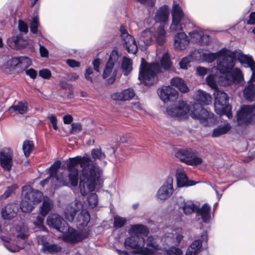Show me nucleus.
<instances>
[{
  "label": "nucleus",
  "instance_id": "nucleus-1",
  "mask_svg": "<svg viewBox=\"0 0 255 255\" xmlns=\"http://www.w3.org/2000/svg\"><path fill=\"white\" fill-rule=\"evenodd\" d=\"M67 167L72 186H76L79 179V189L83 196L97 192L102 187L103 169L88 155L69 158Z\"/></svg>",
  "mask_w": 255,
  "mask_h": 255
},
{
  "label": "nucleus",
  "instance_id": "nucleus-2",
  "mask_svg": "<svg viewBox=\"0 0 255 255\" xmlns=\"http://www.w3.org/2000/svg\"><path fill=\"white\" fill-rule=\"evenodd\" d=\"M227 59L224 60L222 63H220V68L221 70H226L225 78L228 81H231L233 79L231 70L233 67H234L237 60L241 63L246 64L251 69L255 66V62L253 58L249 55H244L240 50L231 51L227 49Z\"/></svg>",
  "mask_w": 255,
  "mask_h": 255
},
{
  "label": "nucleus",
  "instance_id": "nucleus-3",
  "mask_svg": "<svg viewBox=\"0 0 255 255\" xmlns=\"http://www.w3.org/2000/svg\"><path fill=\"white\" fill-rule=\"evenodd\" d=\"M167 34L163 26L151 27L143 30L140 34L138 42L145 46L153 43L163 45L166 41Z\"/></svg>",
  "mask_w": 255,
  "mask_h": 255
},
{
  "label": "nucleus",
  "instance_id": "nucleus-4",
  "mask_svg": "<svg viewBox=\"0 0 255 255\" xmlns=\"http://www.w3.org/2000/svg\"><path fill=\"white\" fill-rule=\"evenodd\" d=\"M160 69L158 63H146L142 59L138 79L145 85H151L156 81V75Z\"/></svg>",
  "mask_w": 255,
  "mask_h": 255
},
{
  "label": "nucleus",
  "instance_id": "nucleus-5",
  "mask_svg": "<svg viewBox=\"0 0 255 255\" xmlns=\"http://www.w3.org/2000/svg\"><path fill=\"white\" fill-rule=\"evenodd\" d=\"M145 240L140 236H132L126 239L124 243L127 249H135L133 255H152L154 252L144 247Z\"/></svg>",
  "mask_w": 255,
  "mask_h": 255
},
{
  "label": "nucleus",
  "instance_id": "nucleus-6",
  "mask_svg": "<svg viewBox=\"0 0 255 255\" xmlns=\"http://www.w3.org/2000/svg\"><path fill=\"white\" fill-rule=\"evenodd\" d=\"M214 108L216 112L219 115H227L229 118L232 117L230 112L231 108L228 104V97L224 92L218 89L214 93Z\"/></svg>",
  "mask_w": 255,
  "mask_h": 255
},
{
  "label": "nucleus",
  "instance_id": "nucleus-7",
  "mask_svg": "<svg viewBox=\"0 0 255 255\" xmlns=\"http://www.w3.org/2000/svg\"><path fill=\"white\" fill-rule=\"evenodd\" d=\"M119 54L117 50H114L111 53L109 59L106 64L105 68L102 74L103 78L106 80L109 84H113L116 80L117 72L116 70L113 71V68L118 62Z\"/></svg>",
  "mask_w": 255,
  "mask_h": 255
},
{
  "label": "nucleus",
  "instance_id": "nucleus-8",
  "mask_svg": "<svg viewBox=\"0 0 255 255\" xmlns=\"http://www.w3.org/2000/svg\"><path fill=\"white\" fill-rule=\"evenodd\" d=\"M190 115L192 118L198 120L205 126H209L215 122L213 114L203 109L201 105L198 103L193 105V110Z\"/></svg>",
  "mask_w": 255,
  "mask_h": 255
},
{
  "label": "nucleus",
  "instance_id": "nucleus-9",
  "mask_svg": "<svg viewBox=\"0 0 255 255\" xmlns=\"http://www.w3.org/2000/svg\"><path fill=\"white\" fill-rule=\"evenodd\" d=\"M254 116H255V105H244L237 113L238 123L241 126L247 125L251 123Z\"/></svg>",
  "mask_w": 255,
  "mask_h": 255
},
{
  "label": "nucleus",
  "instance_id": "nucleus-10",
  "mask_svg": "<svg viewBox=\"0 0 255 255\" xmlns=\"http://www.w3.org/2000/svg\"><path fill=\"white\" fill-rule=\"evenodd\" d=\"M175 156L181 162L190 165H199L202 162L190 149L179 150L176 152Z\"/></svg>",
  "mask_w": 255,
  "mask_h": 255
},
{
  "label": "nucleus",
  "instance_id": "nucleus-11",
  "mask_svg": "<svg viewBox=\"0 0 255 255\" xmlns=\"http://www.w3.org/2000/svg\"><path fill=\"white\" fill-rule=\"evenodd\" d=\"M62 239L64 241L74 244L86 238L88 236V234L84 232H79L72 228L68 227V230L66 231V229L64 230Z\"/></svg>",
  "mask_w": 255,
  "mask_h": 255
},
{
  "label": "nucleus",
  "instance_id": "nucleus-12",
  "mask_svg": "<svg viewBox=\"0 0 255 255\" xmlns=\"http://www.w3.org/2000/svg\"><path fill=\"white\" fill-rule=\"evenodd\" d=\"M227 49L223 48L219 51L216 53H211L209 52H206L203 53L202 57L204 59L209 62L211 63L214 61L216 58H218V70L219 72H222L223 73L224 76L225 77V75L226 74V70H221L220 68V63H222L224 60L227 59V55H226V53H227Z\"/></svg>",
  "mask_w": 255,
  "mask_h": 255
},
{
  "label": "nucleus",
  "instance_id": "nucleus-13",
  "mask_svg": "<svg viewBox=\"0 0 255 255\" xmlns=\"http://www.w3.org/2000/svg\"><path fill=\"white\" fill-rule=\"evenodd\" d=\"M61 164V162L59 160L55 161L49 168L50 176L45 180L41 181L40 184L42 186H44V185L48 182L50 179L52 180H56L58 182V184H56L55 186H59L62 185H67L68 182L67 180L64 179L63 177L59 176H56L57 172L59 169Z\"/></svg>",
  "mask_w": 255,
  "mask_h": 255
},
{
  "label": "nucleus",
  "instance_id": "nucleus-14",
  "mask_svg": "<svg viewBox=\"0 0 255 255\" xmlns=\"http://www.w3.org/2000/svg\"><path fill=\"white\" fill-rule=\"evenodd\" d=\"M120 32L122 42L126 46L128 52L135 54L137 51V46L134 38L128 33L124 26H121Z\"/></svg>",
  "mask_w": 255,
  "mask_h": 255
},
{
  "label": "nucleus",
  "instance_id": "nucleus-15",
  "mask_svg": "<svg viewBox=\"0 0 255 255\" xmlns=\"http://www.w3.org/2000/svg\"><path fill=\"white\" fill-rule=\"evenodd\" d=\"M189 112L188 106L183 101H179L178 104L167 109V114L171 117H182L186 115Z\"/></svg>",
  "mask_w": 255,
  "mask_h": 255
},
{
  "label": "nucleus",
  "instance_id": "nucleus-16",
  "mask_svg": "<svg viewBox=\"0 0 255 255\" xmlns=\"http://www.w3.org/2000/svg\"><path fill=\"white\" fill-rule=\"evenodd\" d=\"M13 153L9 148H3L0 151V165L5 171L11 170L12 165Z\"/></svg>",
  "mask_w": 255,
  "mask_h": 255
},
{
  "label": "nucleus",
  "instance_id": "nucleus-17",
  "mask_svg": "<svg viewBox=\"0 0 255 255\" xmlns=\"http://www.w3.org/2000/svg\"><path fill=\"white\" fill-rule=\"evenodd\" d=\"M173 178L169 177L164 184L159 188L157 193L158 199L164 201L167 199L173 193Z\"/></svg>",
  "mask_w": 255,
  "mask_h": 255
},
{
  "label": "nucleus",
  "instance_id": "nucleus-18",
  "mask_svg": "<svg viewBox=\"0 0 255 255\" xmlns=\"http://www.w3.org/2000/svg\"><path fill=\"white\" fill-rule=\"evenodd\" d=\"M82 209V203L78 200H75L67 205L64 211L65 218L69 222L74 221L76 213Z\"/></svg>",
  "mask_w": 255,
  "mask_h": 255
},
{
  "label": "nucleus",
  "instance_id": "nucleus-19",
  "mask_svg": "<svg viewBox=\"0 0 255 255\" xmlns=\"http://www.w3.org/2000/svg\"><path fill=\"white\" fill-rule=\"evenodd\" d=\"M47 223L49 226L61 232H64V230L67 227V224L64 220L57 214L49 216L47 219Z\"/></svg>",
  "mask_w": 255,
  "mask_h": 255
},
{
  "label": "nucleus",
  "instance_id": "nucleus-20",
  "mask_svg": "<svg viewBox=\"0 0 255 255\" xmlns=\"http://www.w3.org/2000/svg\"><path fill=\"white\" fill-rule=\"evenodd\" d=\"M158 94L160 99L164 102L171 100L173 101L178 97V92L170 86H163L158 91Z\"/></svg>",
  "mask_w": 255,
  "mask_h": 255
},
{
  "label": "nucleus",
  "instance_id": "nucleus-21",
  "mask_svg": "<svg viewBox=\"0 0 255 255\" xmlns=\"http://www.w3.org/2000/svg\"><path fill=\"white\" fill-rule=\"evenodd\" d=\"M202 240H195L187 248L185 255H197L201 251L202 246V241H207L206 232H203L201 235Z\"/></svg>",
  "mask_w": 255,
  "mask_h": 255
},
{
  "label": "nucleus",
  "instance_id": "nucleus-22",
  "mask_svg": "<svg viewBox=\"0 0 255 255\" xmlns=\"http://www.w3.org/2000/svg\"><path fill=\"white\" fill-rule=\"evenodd\" d=\"M189 35L192 42L198 43L201 45L208 44L210 42L209 35L205 34L200 30H195L190 32Z\"/></svg>",
  "mask_w": 255,
  "mask_h": 255
},
{
  "label": "nucleus",
  "instance_id": "nucleus-23",
  "mask_svg": "<svg viewBox=\"0 0 255 255\" xmlns=\"http://www.w3.org/2000/svg\"><path fill=\"white\" fill-rule=\"evenodd\" d=\"M18 207L15 204H8L1 210V215L2 219L10 220L16 217Z\"/></svg>",
  "mask_w": 255,
  "mask_h": 255
},
{
  "label": "nucleus",
  "instance_id": "nucleus-24",
  "mask_svg": "<svg viewBox=\"0 0 255 255\" xmlns=\"http://www.w3.org/2000/svg\"><path fill=\"white\" fill-rule=\"evenodd\" d=\"M189 43V41L184 32H179L175 36L174 47L176 50H182L185 49Z\"/></svg>",
  "mask_w": 255,
  "mask_h": 255
},
{
  "label": "nucleus",
  "instance_id": "nucleus-25",
  "mask_svg": "<svg viewBox=\"0 0 255 255\" xmlns=\"http://www.w3.org/2000/svg\"><path fill=\"white\" fill-rule=\"evenodd\" d=\"M135 95L134 91L132 88H128L113 94L112 98L114 100L124 101L130 100L135 96Z\"/></svg>",
  "mask_w": 255,
  "mask_h": 255
},
{
  "label": "nucleus",
  "instance_id": "nucleus-26",
  "mask_svg": "<svg viewBox=\"0 0 255 255\" xmlns=\"http://www.w3.org/2000/svg\"><path fill=\"white\" fill-rule=\"evenodd\" d=\"M90 220V216L88 211L86 210H82L73 222L78 228L82 229L88 225Z\"/></svg>",
  "mask_w": 255,
  "mask_h": 255
},
{
  "label": "nucleus",
  "instance_id": "nucleus-27",
  "mask_svg": "<svg viewBox=\"0 0 255 255\" xmlns=\"http://www.w3.org/2000/svg\"><path fill=\"white\" fill-rule=\"evenodd\" d=\"M176 177L177 186L179 187L189 186L195 184V182L194 181L188 180L187 177L182 169L179 168L177 170Z\"/></svg>",
  "mask_w": 255,
  "mask_h": 255
},
{
  "label": "nucleus",
  "instance_id": "nucleus-28",
  "mask_svg": "<svg viewBox=\"0 0 255 255\" xmlns=\"http://www.w3.org/2000/svg\"><path fill=\"white\" fill-rule=\"evenodd\" d=\"M25 188H26L28 190L24 196V198H25L26 199L30 201V202L34 204L40 202L42 197V193L41 192L37 190L31 189L29 186L23 187V191L24 190Z\"/></svg>",
  "mask_w": 255,
  "mask_h": 255
},
{
  "label": "nucleus",
  "instance_id": "nucleus-29",
  "mask_svg": "<svg viewBox=\"0 0 255 255\" xmlns=\"http://www.w3.org/2000/svg\"><path fill=\"white\" fill-rule=\"evenodd\" d=\"M231 73H232L233 79L231 81H228L227 79H226L224 76V74L223 72H219L220 73V77H219V80L218 81L219 82L221 83L222 85H227L230 84L231 82L234 81L235 79H241L243 77V74L240 69L238 68H232V70H231Z\"/></svg>",
  "mask_w": 255,
  "mask_h": 255
},
{
  "label": "nucleus",
  "instance_id": "nucleus-30",
  "mask_svg": "<svg viewBox=\"0 0 255 255\" xmlns=\"http://www.w3.org/2000/svg\"><path fill=\"white\" fill-rule=\"evenodd\" d=\"M169 8L167 5H164L159 8L154 16V20L157 22L164 23L168 19Z\"/></svg>",
  "mask_w": 255,
  "mask_h": 255
},
{
  "label": "nucleus",
  "instance_id": "nucleus-31",
  "mask_svg": "<svg viewBox=\"0 0 255 255\" xmlns=\"http://www.w3.org/2000/svg\"><path fill=\"white\" fill-rule=\"evenodd\" d=\"M129 234L132 236H147L149 233L148 229L142 225L131 226L128 231Z\"/></svg>",
  "mask_w": 255,
  "mask_h": 255
},
{
  "label": "nucleus",
  "instance_id": "nucleus-32",
  "mask_svg": "<svg viewBox=\"0 0 255 255\" xmlns=\"http://www.w3.org/2000/svg\"><path fill=\"white\" fill-rule=\"evenodd\" d=\"M194 98L199 101L201 104L209 105L211 103L212 98L210 94L206 92L199 90L197 91Z\"/></svg>",
  "mask_w": 255,
  "mask_h": 255
},
{
  "label": "nucleus",
  "instance_id": "nucleus-33",
  "mask_svg": "<svg viewBox=\"0 0 255 255\" xmlns=\"http://www.w3.org/2000/svg\"><path fill=\"white\" fill-rule=\"evenodd\" d=\"M170 84L177 88L182 93H187L189 91V88L185 81L178 77H174L170 81Z\"/></svg>",
  "mask_w": 255,
  "mask_h": 255
},
{
  "label": "nucleus",
  "instance_id": "nucleus-34",
  "mask_svg": "<svg viewBox=\"0 0 255 255\" xmlns=\"http://www.w3.org/2000/svg\"><path fill=\"white\" fill-rule=\"evenodd\" d=\"M198 215L201 216L204 222H208L211 219V207L207 204H204L201 208L197 209Z\"/></svg>",
  "mask_w": 255,
  "mask_h": 255
},
{
  "label": "nucleus",
  "instance_id": "nucleus-35",
  "mask_svg": "<svg viewBox=\"0 0 255 255\" xmlns=\"http://www.w3.org/2000/svg\"><path fill=\"white\" fill-rule=\"evenodd\" d=\"M244 95L249 101L255 100V85L251 81H249L248 85L244 90Z\"/></svg>",
  "mask_w": 255,
  "mask_h": 255
},
{
  "label": "nucleus",
  "instance_id": "nucleus-36",
  "mask_svg": "<svg viewBox=\"0 0 255 255\" xmlns=\"http://www.w3.org/2000/svg\"><path fill=\"white\" fill-rule=\"evenodd\" d=\"M27 109L28 105L26 102H20L14 106H11L8 111L10 113L24 114L27 112Z\"/></svg>",
  "mask_w": 255,
  "mask_h": 255
},
{
  "label": "nucleus",
  "instance_id": "nucleus-37",
  "mask_svg": "<svg viewBox=\"0 0 255 255\" xmlns=\"http://www.w3.org/2000/svg\"><path fill=\"white\" fill-rule=\"evenodd\" d=\"M184 213L186 215L191 214L194 211H197V207L192 201H183L180 205Z\"/></svg>",
  "mask_w": 255,
  "mask_h": 255
},
{
  "label": "nucleus",
  "instance_id": "nucleus-38",
  "mask_svg": "<svg viewBox=\"0 0 255 255\" xmlns=\"http://www.w3.org/2000/svg\"><path fill=\"white\" fill-rule=\"evenodd\" d=\"M61 250V247L56 244H51L48 242L42 247L41 252L44 254H54L60 252Z\"/></svg>",
  "mask_w": 255,
  "mask_h": 255
},
{
  "label": "nucleus",
  "instance_id": "nucleus-39",
  "mask_svg": "<svg viewBox=\"0 0 255 255\" xmlns=\"http://www.w3.org/2000/svg\"><path fill=\"white\" fill-rule=\"evenodd\" d=\"M22 41L23 37L21 34L13 36L8 40L9 46L12 48L24 46L25 44L23 43Z\"/></svg>",
  "mask_w": 255,
  "mask_h": 255
},
{
  "label": "nucleus",
  "instance_id": "nucleus-40",
  "mask_svg": "<svg viewBox=\"0 0 255 255\" xmlns=\"http://www.w3.org/2000/svg\"><path fill=\"white\" fill-rule=\"evenodd\" d=\"M132 62L129 58L124 57L122 62L121 68L124 75H128L132 70Z\"/></svg>",
  "mask_w": 255,
  "mask_h": 255
},
{
  "label": "nucleus",
  "instance_id": "nucleus-41",
  "mask_svg": "<svg viewBox=\"0 0 255 255\" xmlns=\"http://www.w3.org/2000/svg\"><path fill=\"white\" fill-rule=\"evenodd\" d=\"M231 128L229 124H227L223 126H219L213 130L212 136L216 137L226 134L231 129Z\"/></svg>",
  "mask_w": 255,
  "mask_h": 255
},
{
  "label": "nucleus",
  "instance_id": "nucleus-42",
  "mask_svg": "<svg viewBox=\"0 0 255 255\" xmlns=\"http://www.w3.org/2000/svg\"><path fill=\"white\" fill-rule=\"evenodd\" d=\"M172 19L182 20L184 16V13L180 6L178 4H174L172 10Z\"/></svg>",
  "mask_w": 255,
  "mask_h": 255
},
{
  "label": "nucleus",
  "instance_id": "nucleus-43",
  "mask_svg": "<svg viewBox=\"0 0 255 255\" xmlns=\"http://www.w3.org/2000/svg\"><path fill=\"white\" fill-rule=\"evenodd\" d=\"M31 64L30 59L27 57H20L17 71L21 72L27 69Z\"/></svg>",
  "mask_w": 255,
  "mask_h": 255
},
{
  "label": "nucleus",
  "instance_id": "nucleus-44",
  "mask_svg": "<svg viewBox=\"0 0 255 255\" xmlns=\"http://www.w3.org/2000/svg\"><path fill=\"white\" fill-rule=\"evenodd\" d=\"M53 206L52 201L49 198L44 200L41 208V214L43 216H45L51 209Z\"/></svg>",
  "mask_w": 255,
  "mask_h": 255
},
{
  "label": "nucleus",
  "instance_id": "nucleus-45",
  "mask_svg": "<svg viewBox=\"0 0 255 255\" xmlns=\"http://www.w3.org/2000/svg\"><path fill=\"white\" fill-rule=\"evenodd\" d=\"M1 239L6 242V243L4 244L5 248L11 252H16L19 251L20 249H22L23 247H19L17 245L11 244L9 243L10 239L7 237L1 236Z\"/></svg>",
  "mask_w": 255,
  "mask_h": 255
},
{
  "label": "nucleus",
  "instance_id": "nucleus-46",
  "mask_svg": "<svg viewBox=\"0 0 255 255\" xmlns=\"http://www.w3.org/2000/svg\"><path fill=\"white\" fill-rule=\"evenodd\" d=\"M34 204V203L24 198L21 202L20 208L23 212H30L32 211Z\"/></svg>",
  "mask_w": 255,
  "mask_h": 255
},
{
  "label": "nucleus",
  "instance_id": "nucleus-47",
  "mask_svg": "<svg viewBox=\"0 0 255 255\" xmlns=\"http://www.w3.org/2000/svg\"><path fill=\"white\" fill-rule=\"evenodd\" d=\"M161 65L164 69H168L171 66L170 57L168 53L165 51L162 54Z\"/></svg>",
  "mask_w": 255,
  "mask_h": 255
},
{
  "label": "nucleus",
  "instance_id": "nucleus-48",
  "mask_svg": "<svg viewBox=\"0 0 255 255\" xmlns=\"http://www.w3.org/2000/svg\"><path fill=\"white\" fill-rule=\"evenodd\" d=\"M91 155L93 159L103 160L106 158V155L102 152L101 148H94L91 151Z\"/></svg>",
  "mask_w": 255,
  "mask_h": 255
},
{
  "label": "nucleus",
  "instance_id": "nucleus-49",
  "mask_svg": "<svg viewBox=\"0 0 255 255\" xmlns=\"http://www.w3.org/2000/svg\"><path fill=\"white\" fill-rule=\"evenodd\" d=\"M114 219V228L116 229L123 227L127 222V219L126 218L118 215L115 216Z\"/></svg>",
  "mask_w": 255,
  "mask_h": 255
},
{
  "label": "nucleus",
  "instance_id": "nucleus-50",
  "mask_svg": "<svg viewBox=\"0 0 255 255\" xmlns=\"http://www.w3.org/2000/svg\"><path fill=\"white\" fill-rule=\"evenodd\" d=\"M33 144L32 141L27 140L23 143L22 149L25 156H28L33 149Z\"/></svg>",
  "mask_w": 255,
  "mask_h": 255
},
{
  "label": "nucleus",
  "instance_id": "nucleus-51",
  "mask_svg": "<svg viewBox=\"0 0 255 255\" xmlns=\"http://www.w3.org/2000/svg\"><path fill=\"white\" fill-rule=\"evenodd\" d=\"M158 240L157 237L150 236L147 239V245L151 247L155 250H159L160 247L157 244V240Z\"/></svg>",
  "mask_w": 255,
  "mask_h": 255
},
{
  "label": "nucleus",
  "instance_id": "nucleus-52",
  "mask_svg": "<svg viewBox=\"0 0 255 255\" xmlns=\"http://www.w3.org/2000/svg\"><path fill=\"white\" fill-rule=\"evenodd\" d=\"M88 202L89 206L94 208L97 206L98 203V196L96 193H91L88 197Z\"/></svg>",
  "mask_w": 255,
  "mask_h": 255
},
{
  "label": "nucleus",
  "instance_id": "nucleus-53",
  "mask_svg": "<svg viewBox=\"0 0 255 255\" xmlns=\"http://www.w3.org/2000/svg\"><path fill=\"white\" fill-rule=\"evenodd\" d=\"M206 81L207 85L212 89L215 90L217 89V85L216 83V77L213 74H210L206 78Z\"/></svg>",
  "mask_w": 255,
  "mask_h": 255
},
{
  "label": "nucleus",
  "instance_id": "nucleus-54",
  "mask_svg": "<svg viewBox=\"0 0 255 255\" xmlns=\"http://www.w3.org/2000/svg\"><path fill=\"white\" fill-rule=\"evenodd\" d=\"M181 20L172 19V22L170 27L171 32H178L182 29V26L180 24Z\"/></svg>",
  "mask_w": 255,
  "mask_h": 255
},
{
  "label": "nucleus",
  "instance_id": "nucleus-55",
  "mask_svg": "<svg viewBox=\"0 0 255 255\" xmlns=\"http://www.w3.org/2000/svg\"><path fill=\"white\" fill-rule=\"evenodd\" d=\"M17 188V186L16 185H13L10 186L7 188L6 190L4 192V193L1 196V198L2 199H6L11 194L14 192V191Z\"/></svg>",
  "mask_w": 255,
  "mask_h": 255
},
{
  "label": "nucleus",
  "instance_id": "nucleus-56",
  "mask_svg": "<svg viewBox=\"0 0 255 255\" xmlns=\"http://www.w3.org/2000/svg\"><path fill=\"white\" fill-rule=\"evenodd\" d=\"M94 73V70L93 69L89 67L87 68L84 73V77L88 81H89L90 83H93V79L92 76V75Z\"/></svg>",
  "mask_w": 255,
  "mask_h": 255
},
{
  "label": "nucleus",
  "instance_id": "nucleus-57",
  "mask_svg": "<svg viewBox=\"0 0 255 255\" xmlns=\"http://www.w3.org/2000/svg\"><path fill=\"white\" fill-rule=\"evenodd\" d=\"M38 26V18L37 16H34L33 18L32 21L30 23V29L31 32L33 33H36L37 32V27Z\"/></svg>",
  "mask_w": 255,
  "mask_h": 255
},
{
  "label": "nucleus",
  "instance_id": "nucleus-58",
  "mask_svg": "<svg viewBox=\"0 0 255 255\" xmlns=\"http://www.w3.org/2000/svg\"><path fill=\"white\" fill-rule=\"evenodd\" d=\"M165 255H183V252L179 248L172 247L166 251Z\"/></svg>",
  "mask_w": 255,
  "mask_h": 255
},
{
  "label": "nucleus",
  "instance_id": "nucleus-59",
  "mask_svg": "<svg viewBox=\"0 0 255 255\" xmlns=\"http://www.w3.org/2000/svg\"><path fill=\"white\" fill-rule=\"evenodd\" d=\"M209 71V69L203 67L198 66L196 68V73L200 76H205Z\"/></svg>",
  "mask_w": 255,
  "mask_h": 255
},
{
  "label": "nucleus",
  "instance_id": "nucleus-60",
  "mask_svg": "<svg viewBox=\"0 0 255 255\" xmlns=\"http://www.w3.org/2000/svg\"><path fill=\"white\" fill-rule=\"evenodd\" d=\"M40 76L44 79H49L51 76V72L48 69H42L39 72Z\"/></svg>",
  "mask_w": 255,
  "mask_h": 255
},
{
  "label": "nucleus",
  "instance_id": "nucleus-61",
  "mask_svg": "<svg viewBox=\"0 0 255 255\" xmlns=\"http://www.w3.org/2000/svg\"><path fill=\"white\" fill-rule=\"evenodd\" d=\"M48 237L47 236H38L37 237V242L38 245H41L42 247H44V245L48 243Z\"/></svg>",
  "mask_w": 255,
  "mask_h": 255
},
{
  "label": "nucleus",
  "instance_id": "nucleus-62",
  "mask_svg": "<svg viewBox=\"0 0 255 255\" xmlns=\"http://www.w3.org/2000/svg\"><path fill=\"white\" fill-rule=\"evenodd\" d=\"M20 57L12 58L9 61V64L13 67H15L17 70L19 62Z\"/></svg>",
  "mask_w": 255,
  "mask_h": 255
},
{
  "label": "nucleus",
  "instance_id": "nucleus-63",
  "mask_svg": "<svg viewBox=\"0 0 255 255\" xmlns=\"http://www.w3.org/2000/svg\"><path fill=\"white\" fill-rule=\"evenodd\" d=\"M48 119L52 124L54 129L57 130L58 126L57 118L54 115H51L48 116Z\"/></svg>",
  "mask_w": 255,
  "mask_h": 255
},
{
  "label": "nucleus",
  "instance_id": "nucleus-64",
  "mask_svg": "<svg viewBox=\"0 0 255 255\" xmlns=\"http://www.w3.org/2000/svg\"><path fill=\"white\" fill-rule=\"evenodd\" d=\"M71 127V131L73 133H78L82 130L81 125L79 123H73Z\"/></svg>",
  "mask_w": 255,
  "mask_h": 255
}]
</instances>
